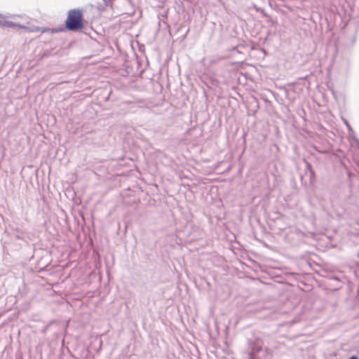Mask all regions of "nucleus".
<instances>
[{
	"label": "nucleus",
	"mask_w": 359,
	"mask_h": 359,
	"mask_svg": "<svg viewBox=\"0 0 359 359\" xmlns=\"http://www.w3.org/2000/svg\"><path fill=\"white\" fill-rule=\"evenodd\" d=\"M65 26L68 30L77 31L83 27V14L79 9L70 10L68 12L65 21Z\"/></svg>",
	"instance_id": "f257e3e1"
},
{
	"label": "nucleus",
	"mask_w": 359,
	"mask_h": 359,
	"mask_svg": "<svg viewBox=\"0 0 359 359\" xmlns=\"http://www.w3.org/2000/svg\"><path fill=\"white\" fill-rule=\"evenodd\" d=\"M293 229L287 233V236L291 239L302 240L304 238H312L313 240L320 239V234L313 230H306L305 226H302V229L297 228V226H292Z\"/></svg>",
	"instance_id": "f03ea898"
},
{
	"label": "nucleus",
	"mask_w": 359,
	"mask_h": 359,
	"mask_svg": "<svg viewBox=\"0 0 359 359\" xmlns=\"http://www.w3.org/2000/svg\"><path fill=\"white\" fill-rule=\"evenodd\" d=\"M263 341L259 338H252L248 340L247 352L249 359H259L257 354L262 350Z\"/></svg>",
	"instance_id": "7ed1b4c3"
},
{
	"label": "nucleus",
	"mask_w": 359,
	"mask_h": 359,
	"mask_svg": "<svg viewBox=\"0 0 359 359\" xmlns=\"http://www.w3.org/2000/svg\"><path fill=\"white\" fill-rule=\"evenodd\" d=\"M0 27H18L22 29L26 28V27H25V26H21L19 24H17V23H15V22L8 20L7 18L1 14H0Z\"/></svg>",
	"instance_id": "20e7f679"
},
{
	"label": "nucleus",
	"mask_w": 359,
	"mask_h": 359,
	"mask_svg": "<svg viewBox=\"0 0 359 359\" xmlns=\"http://www.w3.org/2000/svg\"><path fill=\"white\" fill-rule=\"evenodd\" d=\"M4 233H5L11 234V233H10V232H8V228H7V226H4Z\"/></svg>",
	"instance_id": "39448f33"
},
{
	"label": "nucleus",
	"mask_w": 359,
	"mask_h": 359,
	"mask_svg": "<svg viewBox=\"0 0 359 359\" xmlns=\"http://www.w3.org/2000/svg\"><path fill=\"white\" fill-rule=\"evenodd\" d=\"M348 359H358V358L357 356H355V355H352Z\"/></svg>",
	"instance_id": "423d86ee"
},
{
	"label": "nucleus",
	"mask_w": 359,
	"mask_h": 359,
	"mask_svg": "<svg viewBox=\"0 0 359 359\" xmlns=\"http://www.w3.org/2000/svg\"><path fill=\"white\" fill-rule=\"evenodd\" d=\"M127 228H128V226L127 225H125L124 226V229H123V232L126 233V230H127Z\"/></svg>",
	"instance_id": "0eeeda50"
},
{
	"label": "nucleus",
	"mask_w": 359,
	"mask_h": 359,
	"mask_svg": "<svg viewBox=\"0 0 359 359\" xmlns=\"http://www.w3.org/2000/svg\"><path fill=\"white\" fill-rule=\"evenodd\" d=\"M121 231V225L117 226V232Z\"/></svg>",
	"instance_id": "6e6552de"
},
{
	"label": "nucleus",
	"mask_w": 359,
	"mask_h": 359,
	"mask_svg": "<svg viewBox=\"0 0 359 359\" xmlns=\"http://www.w3.org/2000/svg\"><path fill=\"white\" fill-rule=\"evenodd\" d=\"M15 236L16 238H20V235H19L18 233H17L16 234H15Z\"/></svg>",
	"instance_id": "1a4fd4ad"
}]
</instances>
